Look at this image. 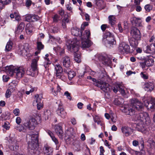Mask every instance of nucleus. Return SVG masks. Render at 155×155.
<instances>
[{
    "label": "nucleus",
    "mask_w": 155,
    "mask_h": 155,
    "mask_svg": "<svg viewBox=\"0 0 155 155\" xmlns=\"http://www.w3.org/2000/svg\"><path fill=\"white\" fill-rule=\"evenodd\" d=\"M137 120L139 122L136 124V129L139 131L142 132L146 129V125H149L151 120L148 113L146 112L141 113L136 115Z\"/></svg>",
    "instance_id": "obj_1"
},
{
    "label": "nucleus",
    "mask_w": 155,
    "mask_h": 155,
    "mask_svg": "<svg viewBox=\"0 0 155 155\" xmlns=\"http://www.w3.org/2000/svg\"><path fill=\"white\" fill-rule=\"evenodd\" d=\"M38 134H27L26 140L28 141V151L30 154H35L37 150L38 142Z\"/></svg>",
    "instance_id": "obj_2"
},
{
    "label": "nucleus",
    "mask_w": 155,
    "mask_h": 155,
    "mask_svg": "<svg viewBox=\"0 0 155 155\" xmlns=\"http://www.w3.org/2000/svg\"><path fill=\"white\" fill-rule=\"evenodd\" d=\"M37 123V121L35 119L32 117L30 119H25L23 122V125H20L15 128L20 132H25L27 129L30 130H34Z\"/></svg>",
    "instance_id": "obj_3"
},
{
    "label": "nucleus",
    "mask_w": 155,
    "mask_h": 155,
    "mask_svg": "<svg viewBox=\"0 0 155 155\" xmlns=\"http://www.w3.org/2000/svg\"><path fill=\"white\" fill-rule=\"evenodd\" d=\"M80 44V41L77 38L72 41L68 40L66 44L68 50L75 53L78 51Z\"/></svg>",
    "instance_id": "obj_4"
},
{
    "label": "nucleus",
    "mask_w": 155,
    "mask_h": 155,
    "mask_svg": "<svg viewBox=\"0 0 155 155\" xmlns=\"http://www.w3.org/2000/svg\"><path fill=\"white\" fill-rule=\"evenodd\" d=\"M29 52V46L27 44H25L23 45L19 44L18 45L17 52L20 55H26L27 53Z\"/></svg>",
    "instance_id": "obj_5"
},
{
    "label": "nucleus",
    "mask_w": 155,
    "mask_h": 155,
    "mask_svg": "<svg viewBox=\"0 0 155 155\" xmlns=\"http://www.w3.org/2000/svg\"><path fill=\"white\" fill-rule=\"evenodd\" d=\"M145 104L149 110L151 112L155 111V99L151 98L149 101H146L145 102ZM153 120L155 123V114H154Z\"/></svg>",
    "instance_id": "obj_6"
},
{
    "label": "nucleus",
    "mask_w": 155,
    "mask_h": 155,
    "mask_svg": "<svg viewBox=\"0 0 155 155\" xmlns=\"http://www.w3.org/2000/svg\"><path fill=\"white\" fill-rule=\"evenodd\" d=\"M55 74L57 78H59L61 80L65 79V77L64 74L63 69L59 64H56L55 66Z\"/></svg>",
    "instance_id": "obj_7"
},
{
    "label": "nucleus",
    "mask_w": 155,
    "mask_h": 155,
    "mask_svg": "<svg viewBox=\"0 0 155 155\" xmlns=\"http://www.w3.org/2000/svg\"><path fill=\"white\" fill-rule=\"evenodd\" d=\"M105 39L107 43L110 45H113L114 44V35L110 31H106L103 35V40L105 41Z\"/></svg>",
    "instance_id": "obj_8"
},
{
    "label": "nucleus",
    "mask_w": 155,
    "mask_h": 155,
    "mask_svg": "<svg viewBox=\"0 0 155 155\" xmlns=\"http://www.w3.org/2000/svg\"><path fill=\"white\" fill-rule=\"evenodd\" d=\"M9 143V147L12 151H16L19 148L18 142L13 138L9 137L8 140Z\"/></svg>",
    "instance_id": "obj_9"
},
{
    "label": "nucleus",
    "mask_w": 155,
    "mask_h": 155,
    "mask_svg": "<svg viewBox=\"0 0 155 155\" xmlns=\"http://www.w3.org/2000/svg\"><path fill=\"white\" fill-rule=\"evenodd\" d=\"M132 108L137 110H140L143 107V104L141 102L137 99H133L131 101Z\"/></svg>",
    "instance_id": "obj_10"
},
{
    "label": "nucleus",
    "mask_w": 155,
    "mask_h": 155,
    "mask_svg": "<svg viewBox=\"0 0 155 155\" xmlns=\"http://www.w3.org/2000/svg\"><path fill=\"white\" fill-rule=\"evenodd\" d=\"M94 85L101 88V89L105 93H107L110 90V86L109 84L106 82H96Z\"/></svg>",
    "instance_id": "obj_11"
},
{
    "label": "nucleus",
    "mask_w": 155,
    "mask_h": 155,
    "mask_svg": "<svg viewBox=\"0 0 155 155\" xmlns=\"http://www.w3.org/2000/svg\"><path fill=\"white\" fill-rule=\"evenodd\" d=\"M130 49L129 46L125 42H123L121 43L119 45L118 51L120 54H124L125 53L129 52Z\"/></svg>",
    "instance_id": "obj_12"
},
{
    "label": "nucleus",
    "mask_w": 155,
    "mask_h": 155,
    "mask_svg": "<svg viewBox=\"0 0 155 155\" xmlns=\"http://www.w3.org/2000/svg\"><path fill=\"white\" fill-rule=\"evenodd\" d=\"M74 132L72 128H69L65 131L64 136V138L66 142H68L71 139H73L74 137Z\"/></svg>",
    "instance_id": "obj_13"
},
{
    "label": "nucleus",
    "mask_w": 155,
    "mask_h": 155,
    "mask_svg": "<svg viewBox=\"0 0 155 155\" xmlns=\"http://www.w3.org/2000/svg\"><path fill=\"white\" fill-rule=\"evenodd\" d=\"M56 103H59L58 107L56 110V112L57 114L62 118H65L66 113L60 101H58Z\"/></svg>",
    "instance_id": "obj_14"
},
{
    "label": "nucleus",
    "mask_w": 155,
    "mask_h": 155,
    "mask_svg": "<svg viewBox=\"0 0 155 155\" xmlns=\"http://www.w3.org/2000/svg\"><path fill=\"white\" fill-rule=\"evenodd\" d=\"M98 58L100 61L102 62V64L105 65H109L112 63L111 59L107 57L102 55H99Z\"/></svg>",
    "instance_id": "obj_15"
},
{
    "label": "nucleus",
    "mask_w": 155,
    "mask_h": 155,
    "mask_svg": "<svg viewBox=\"0 0 155 155\" xmlns=\"http://www.w3.org/2000/svg\"><path fill=\"white\" fill-rule=\"evenodd\" d=\"M130 33L132 35V38L137 40H140L141 38L140 31L136 27H133L131 28Z\"/></svg>",
    "instance_id": "obj_16"
},
{
    "label": "nucleus",
    "mask_w": 155,
    "mask_h": 155,
    "mask_svg": "<svg viewBox=\"0 0 155 155\" xmlns=\"http://www.w3.org/2000/svg\"><path fill=\"white\" fill-rule=\"evenodd\" d=\"M15 73L16 74L17 78L19 79L22 77L25 74V70L22 67H19L16 68L15 70Z\"/></svg>",
    "instance_id": "obj_17"
},
{
    "label": "nucleus",
    "mask_w": 155,
    "mask_h": 155,
    "mask_svg": "<svg viewBox=\"0 0 155 155\" xmlns=\"http://www.w3.org/2000/svg\"><path fill=\"white\" fill-rule=\"evenodd\" d=\"M55 131L59 138L63 139L64 138L63 131L61 126L60 124L55 126Z\"/></svg>",
    "instance_id": "obj_18"
},
{
    "label": "nucleus",
    "mask_w": 155,
    "mask_h": 155,
    "mask_svg": "<svg viewBox=\"0 0 155 155\" xmlns=\"http://www.w3.org/2000/svg\"><path fill=\"white\" fill-rule=\"evenodd\" d=\"M121 130L122 133L124 134L126 136L131 135L134 131L133 129L126 126L122 127Z\"/></svg>",
    "instance_id": "obj_19"
},
{
    "label": "nucleus",
    "mask_w": 155,
    "mask_h": 155,
    "mask_svg": "<svg viewBox=\"0 0 155 155\" xmlns=\"http://www.w3.org/2000/svg\"><path fill=\"white\" fill-rule=\"evenodd\" d=\"M130 104V106H124V109H123V111L127 114L133 115L135 112L134 109L132 108V107Z\"/></svg>",
    "instance_id": "obj_20"
},
{
    "label": "nucleus",
    "mask_w": 155,
    "mask_h": 155,
    "mask_svg": "<svg viewBox=\"0 0 155 155\" xmlns=\"http://www.w3.org/2000/svg\"><path fill=\"white\" fill-rule=\"evenodd\" d=\"M62 62L63 66L66 68H69L71 65L70 58L67 56H65L62 58Z\"/></svg>",
    "instance_id": "obj_21"
},
{
    "label": "nucleus",
    "mask_w": 155,
    "mask_h": 155,
    "mask_svg": "<svg viewBox=\"0 0 155 155\" xmlns=\"http://www.w3.org/2000/svg\"><path fill=\"white\" fill-rule=\"evenodd\" d=\"M38 61L36 59L32 60L31 64V71L35 73L37 75L38 74V68L37 64Z\"/></svg>",
    "instance_id": "obj_22"
},
{
    "label": "nucleus",
    "mask_w": 155,
    "mask_h": 155,
    "mask_svg": "<svg viewBox=\"0 0 155 155\" xmlns=\"http://www.w3.org/2000/svg\"><path fill=\"white\" fill-rule=\"evenodd\" d=\"M82 32L80 31L81 35L80 38L81 39V40H89V38L91 35L90 30H86L83 35H82Z\"/></svg>",
    "instance_id": "obj_23"
},
{
    "label": "nucleus",
    "mask_w": 155,
    "mask_h": 155,
    "mask_svg": "<svg viewBox=\"0 0 155 155\" xmlns=\"http://www.w3.org/2000/svg\"><path fill=\"white\" fill-rule=\"evenodd\" d=\"M109 76L107 74L105 71L101 72L99 74V79L100 81L105 82L108 81Z\"/></svg>",
    "instance_id": "obj_24"
},
{
    "label": "nucleus",
    "mask_w": 155,
    "mask_h": 155,
    "mask_svg": "<svg viewBox=\"0 0 155 155\" xmlns=\"http://www.w3.org/2000/svg\"><path fill=\"white\" fill-rule=\"evenodd\" d=\"M154 86L153 83L148 81L145 83L144 88L146 91H151L153 89Z\"/></svg>",
    "instance_id": "obj_25"
},
{
    "label": "nucleus",
    "mask_w": 155,
    "mask_h": 155,
    "mask_svg": "<svg viewBox=\"0 0 155 155\" xmlns=\"http://www.w3.org/2000/svg\"><path fill=\"white\" fill-rule=\"evenodd\" d=\"M147 49L145 52L147 53H151L153 52L155 53V42L152 43L149 45L147 46Z\"/></svg>",
    "instance_id": "obj_26"
},
{
    "label": "nucleus",
    "mask_w": 155,
    "mask_h": 155,
    "mask_svg": "<svg viewBox=\"0 0 155 155\" xmlns=\"http://www.w3.org/2000/svg\"><path fill=\"white\" fill-rule=\"evenodd\" d=\"M44 153L47 155H52L53 153V149L47 145H45L43 149Z\"/></svg>",
    "instance_id": "obj_27"
},
{
    "label": "nucleus",
    "mask_w": 155,
    "mask_h": 155,
    "mask_svg": "<svg viewBox=\"0 0 155 155\" xmlns=\"http://www.w3.org/2000/svg\"><path fill=\"white\" fill-rule=\"evenodd\" d=\"M16 68L12 66H7L5 68V72L9 75L12 76L15 73V70Z\"/></svg>",
    "instance_id": "obj_28"
},
{
    "label": "nucleus",
    "mask_w": 155,
    "mask_h": 155,
    "mask_svg": "<svg viewBox=\"0 0 155 155\" xmlns=\"http://www.w3.org/2000/svg\"><path fill=\"white\" fill-rule=\"evenodd\" d=\"M34 26L30 24H28L26 28V31L28 34L32 35L33 33V31L35 30Z\"/></svg>",
    "instance_id": "obj_29"
},
{
    "label": "nucleus",
    "mask_w": 155,
    "mask_h": 155,
    "mask_svg": "<svg viewBox=\"0 0 155 155\" xmlns=\"http://www.w3.org/2000/svg\"><path fill=\"white\" fill-rule=\"evenodd\" d=\"M81 47L82 48H88L92 44V43L90 40H81Z\"/></svg>",
    "instance_id": "obj_30"
},
{
    "label": "nucleus",
    "mask_w": 155,
    "mask_h": 155,
    "mask_svg": "<svg viewBox=\"0 0 155 155\" xmlns=\"http://www.w3.org/2000/svg\"><path fill=\"white\" fill-rule=\"evenodd\" d=\"M25 26V23L23 22H21L18 26L15 31L16 34H21Z\"/></svg>",
    "instance_id": "obj_31"
},
{
    "label": "nucleus",
    "mask_w": 155,
    "mask_h": 155,
    "mask_svg": "<svg viewBox=\"0 0 155 155\" xmlns=\"http://www.w3.org/2000/svg\"><path fill=\"white\" fill-rule=\"evenodd\" d=\"M138 40H137V39L133 38H130L129 39V42L130 45L133 48H136L138 44L137 41Z\"/></svg>",
    "instance_id": "obj_32"
},
{
    "label": "nucleus",
    "mask_w": 155,
    "mask_h": 155,
    "mask_svg": "<svg viewBox=\"0 0 155 155\" xmlns=\"http://www.w3.org/2000/svg\"><path fill=\"white\" fill-rule=\"evenodd\" d=\"M51 115L52 113L50 110H46L44 111L43 114V117L46 120L50 118Z\"/></svg>",
    "instance_id": "obj_33"
},
{
    "label": "nucleus",
    "mask_w": 155,
    "mask_h": 155,
    "mask_svg": "<svg viewBox=\"0 0 155 155\" xmlns=\"http://www.w3.org/2000/svg\"><path fill=\"white\" fill-rule=\"evenodd\" d=\"M72 34L75 36L78 37L80 38L81 33L80 32V29L77 28H74L71 30Z\"/></svg>",
    "instance_id": "obj_34"
},
{
    "label": "nucleus",
    "mask_w": 155,
    "mask_h": 155,
    "mask_svg": "<svg viewBox=\"0 0 155 155\" xmlns=\"http://www.w3.org/2000/svg\"><path fill=\"white\" fill-rule=\"evenodd\" d=\"M124 102L123 98L120 97L115 98L114 101V104L117 105L122 104L124 103Z\"/></svg>",
    "instance_id": "obj_35"
},
{
    "label": "nucleus",
    "mask_w": 155,
    "mask_h": 155,
    "mask_svg": "<svg viewBox=\"0 0 155 155\" xmlns=\"http://www.w3.org/2000/svg\"><path fill=\"white\" fill-rule=\"evenodd\" d=\"M151 56L146 59L145 61L146 62V66L147 67L153 65L154 64V61Z\"/></svg>",
    "instance_id": "obj_36"
},
{
    "label": "nucleus",
    "mask_w": 155,
    "mask_h": 155,
    "mask_svg": "<svg viewBox=\"0 0 155 155\" xmlns=\"http://www.w3.org/2000/svg\"><path fill=\"white\" fill-rule=\"evenodd\" d=\"M109 23L111 25L113 26L115 24L116 19L114 16L112 15H110L108 17Z\"/></svg>",
    "instance_id": "obj_37"
},
{
    "label": "nucleus",
    "mask_w": 155,
    "mask_h": 155,
    "mask_svg": "<svg viewBox=\"0 0 155 155\" xmlns=\"http://www.w3.org/2000/svg\"><path fill=\"white\" fill-rule=\"evenodd\" d=\"M13 44V43L12 41H8L5 47V51L8 52L10 51L12 49Z\"/></svg>",
    "instance_id": "obj_38"
},
{
    "label": "nucleus",
    "mask_w": 155,
    "mask_h": 155,
    "mask_svg": "<svg viewBox=\"0 0 155 155\" xmlns=\"http://www.w3.org/2000/svg\"><path fill=\"white\" fill-rule=\"evenodd\" d=\"M64 72L67 73L68 78L70 80H71L76 75L75 72L73 71H70L68 72L67 71L64 70Z\"/></svg>",
    "instance_id": "obj_39"
},
{
    "label": "nucleus",
    "mask_w": 155,
    "mask_h": 155,
    "mask_svg": "<svg viewBox=\"0 0 155 155\" xmlns=\"http://www.w3.org/2000/svg\"><path fill=\"white\" fill-rule=\"evenodd\" d=\"M45 61L43 65L46 69L48 68L49 65L51 64V62L49 60L48 58L47 57L44 58Z\"/></svg>",
    "instance_id": "obj_40"
},
{
    "label": "nucleus",
    "mask_w": 155,
    "mask_h": 155,
    "mask_svg": "<svg viewBox=\"0 0 155 155\" xmlns=\"http://www.w3.org/2000/svg\"><path fill=\"white\" fill-rule=\"evenodd\" d=\"M11 2V0H0V3L2 5V6H0V9H2L4 5L9 4Z\"/></svg>",
    "instance_id": "obj_41"
},
{
    "label": "nucleus",
    "mask_w": 155,
    "mask_h": 155,
    "mask_svg": "<svg viewBox=\"0 0 155 155\" xmlns=\"http://www.w3.org/2000/svg\"><path fill=\"white\" fill-rule=\"evenodd\" d=\"M57 90L56 91L54 90V87H52L51 88V90L52 92H53V94L55 96L57 95L58 94V93L60 92L61 89L60 86L58 84H57Z\"/></svg>",
    "instance_id": "obj_42"
},
{
    "label": "nucleus",
    "mask_w": 155,
    "mask_h": 155,
    "mask_svg": "<svg viewBox=\"0 0 155 155\" xmlns=\"http://www.w3.org/2000/svg\"><path fill=\"white\" fill-rule=\"evenodd\" d=\"M13 82L14 81H13L10 84V86L8 89L12 92H13L15 90V86L17 85V84H14Z\"/></svg>",
    "instance_id": "obj_43"
},
{
    "label": "nucleus",
    "mask_w": 155,
    "mask_h": 155,
    "mask_svg": "<svg viewBox=\"0 0 155 155\" xmlns=\"http://www.w3.org/2000/svg\"><path fill=\"white\" fill-rule=\"evenodd\" d=\"M30 88V89L29 90L27 88V90L28 91H26L25 93L27 95L33 92L35 90H37V88L34 87L30 85L29 86Z\"/></svg>",
    "instance_id": "obj_44"
},
{
    "label": "nucleus",
    "mask_w": 155,
    "mask_h": 155,
    "mask_svg": "<svg viewBox=\"0 0 155 155\" xmlns=\"http://www.w3.org/2000/svg\"><path fill=\"white\" fill-rule=\"evenodd\" d=\"M153 6L150 4H147L144 6V9L147 12H150L152 9Z\"/></svg>",
    "instance_id": "obj_45"
},
{
    "label": "nucleus",
    "mask_w": 155,
    "mask_h": 155,
    "mask_svg": "<svg viewBox=\"0 0 155 155\" xmlns=\"http://www.w3.org/2000/svg\"><path fill=\"white\" fill-rule=\"evenodd\" d=\"M141 77L144 79H148L149 76L148 74L146 72H142L140 73Z\"/></svg>",
    "instance_id": "obj_46"
},
{
    "label": "nucleus",
    "mask_w": 155,
    "mask_h": 155,
    "mask_svg": "<svg viewBox=\"0 0 155 155\" xmlns=\"http://www.w3.org/2000/svg\"><path fill=\"white\" fill-rule=\"evenodd\" d=\"M31 69H29V70L28 69L26 72V74L27 75L31 76L32 77H34L36 76L37 75L35 74V73L31 71Z\"/></svg>",
    "instance_id": "obj_47"
},
{
    "label": "nucleus",
    "mask_w": 155,
    "mask_h": 155,
    "mask_svg": "<svg viewBox=\"0 0 155 155\" xmlns=\"http://www.w3.org/2000/svg\"><path fill=\"white\" fill-rule=\"evenodd\" d=\"M35 97L36 98V102L37 103H41V100L42 98V94H37L35 96Z\"/></svg>",
    "instance_id": "obj_48"
},
{
    "label": "nucleus",
    "mask_w": 155,
    "mask_h": 155,
    "mask_svg": "<svg viewBox=\"0 0 155 155\" xmlns=\"http://www.w3.org/2000/svg\"><path fill=\"white\" fill-rule=\"evenodd\" d=\"M37 48L38 51H40L43 49L44 45L42 44L41 42L37 41Z\"/></svg>",
    "instance_id": "obj_49"
},
{
    "label": "nucleus",
    "mask_w": 155,
    "mask_h": 155,
    "mask_svg": "<svg viewBox=\"0 0 155 155\" xmlns=\"http://www.w3.org/2000/svg\"><path fill=\"white\" fill-rule=\"evenodd\" d=\"M74 60L77 62L79 63L81 61V57L79 54H77L76 53L74 54Z\"/></svg>",
    "instance_id": "obj_50"
},
{
    "label": "nucleus",
    "mask_w": 155,
    "mask_h": 155,
    "mask_svg": "<svg viewBox=\"0 0 155 155\" xmlns=\"http://www.w3.org/2000/svg\"><path fill=\"white\" fill-rule=\"evenodd\" d=\"M120 85L118 84L112 87V89L115 93H117V92L119 91V88H120Z\"/></svg>",
    "instance_id": "obj_51"
},
{
    "label": "nucleus",
    "mask_w": 155,
    "mask_h": 155,
    "mask_svg": "<svg viewBox=\"0 0 155 155\" xmlns=\"http://www.w3.org/2000/svg\"><path fill=\"white\" fill-rule=\"evenodd\" d=\"M32 15H27L25 18V21L30 22L31 21Z\"/></svg>",
    "instance_id": "obj_52"
},
{
    "label": "nucleus",
    "mask_w": 155,
    "mask_h": 155,
    "mask_svg": "<svg viewBox=\"0 0 155 155\" xmlns=\"http://www.w3.org/2000/svg\"><path fill=\"white\" fill-rule=\"evenodd\" d=\"M39 19V17L37 15H32L31 22H34L38 20Z\"/></svg>",
    "instance_id": "obj_53"
},
{
    "label": "nucleus",
    "mask_w": 155,
    "mask_h": 155,
    "mask_svg": "<svg viewBox=\"0 0 155 155\" xmlns=\"http://www.w3.org/2000/svg\"><path fill=\"white\" fill-rule=\"evenodd\" d=\"M12 93V92H11V91L8 89H7L5 94L6 97L8 98L11 95Z\"/></svg>",
    "instance_id": "obj_54"
},
{
    "label": "nucleus",
    "mask_w": 155,
    "mask_h": 155,
    "mask_svg": "<svg viewBox=\"0 0 155 155\" xmlns=\"http://www.w3.org/2000/svg\"><path fill=\"white\" fill-rule=\"evenodd\" d=\"M119 91L123 95L125 94V92L124 89L123 88L122 86L120 85V88H119Z\"/></svg>",
    "instance_id": "obj_55"
},
{
    "label": "nucleus",
    "mask_w": 155,
    "mask_h": 155,
    "mask_svg": "<svg viewBox=\"0 0 155 155\" xmlns=\"http://www.w3.org/2000/svg\"><path fill=\"white\" fill-rule=\"evenodd\" d=\"M63 22H66V23H68L69 21V19H68V16L67 15H64V18L62 20Z\"/></svg>",
    "instance_id": "obj_56"
},
{
    "label": "nucleus",
    "mask_w": 155,
    "mask_h": 155,
    "mask_svg": "<svg viewBox=\"0 0 155 155\" xmlns=\"http://www.w3.org/2000/svg\"><path fill=\"white\" fill-rule=\"evenodd\" d=\"M34 4L33 3H32V2L31 0H27L25 3V5L27 7H29L32 4Z\"/></svg>",
    "instance_id": "obj_57"
},
{
    "label": "nucleus",
    "mask_w": 155,
    "mask_h": 155,
    "mask_svg": "<svg viewBox=\"0 0 155 155\" xmlns=\"http://www.w3.org/2000/svg\"><path fill=\"white\" fill-rule=\"evenodd\" d=\"M52 140L55 143V144L57 146L58 145L59 142L58 139L54 136L51 138Z\"/></svg>",
    "instance_id": "obj_58"
},
{
    "label": "nucleus",
    "mask_w": 155,
    "mask_h": 155,
    "mask_svg": "<svg viewBox=\"0 0 155 155\" xmlns=\"http://www.w3.org/2000/svg\"><path fill=\"white\" fill-rule=\"evenodd\" d=\"M20 113L19 109L17 108L14 109L13 110V113L15 116H18Z\"/></svg>",
    "instance_id": "obj_59"
},
{
    "label": "nucleus",
    "mask_w": 155,
    "mask_h": 155,
    "mask_svg": "<svg viewBox=\"0 0 155 155\" xmlns=\"http://www.w3.org/2000/svg\"><path fill=\"white\" fill-rule=\"evenodd\" d=\"M3 127L7 130L9 129L10 127L9 126L8 122H5L4 125H3Z\"/></svg>",
    "instance_id": "obj_60"
},
{
    "label": "nucleus",
    "mask_w": 155,
    "mask_h": 155,
    "mask_svg": "<svg viewBox=\"0 0 155 155\" xmlns=\"http://www.w3.org/2000/svg\"><path fill=\"white\" fill-rule=\"evenodd\" d=\"M59 16L57 14L55 15L53 17V21L55 22L58 21Z\"/></svg>",
    "instance_id": "obj_61"
},
{
    "label": "nucleus",
    "mask_w": 155,
    "mask_h": 155,
    "mask_svg": "<svg viewBox=\"0 0 155 155\" xmlns=\"http://www.w3.org/2000/svg\"><path fill=\"white\" fill-rule=\"evenodd\" d=\"M100 155H104V153L105 152V150H104L103 147L101 146L100 147Z\"/></svg>",
    "instance_id": "obj_62"
},
{
    "label": "nucleus",
    "mask_w": 155,
    "mask_h": 155,
    "mask_svg": "<svg viewBox=\"0 0 155 155\" xmlns=\"http://www.w3.org/2000/svg\"><path fill=\"white\" fill-rule=\"evenodd\" d=\"M64 94L67 97L68 99L71 100V97L70 96V94L68 91L65 92Z\"/></svg>",
    "instance_id": "obj_63"
},
{
    "label": "nucleus",
    "mask_w": 155,
    "mask_h": 155,
    "mask_svg": "<svg viewBox=\"0 0 155 155\" xmlns=\"http://www.w3.org/2000/svg\"><path fill=\"white\" fill-rule=\"evenodd\" d=\"M3 81L5 82H7L9 79V77L6 75H4L3 76Z\"/></svg>",
    "instance_id": "obj_64"
}]
</instances>
